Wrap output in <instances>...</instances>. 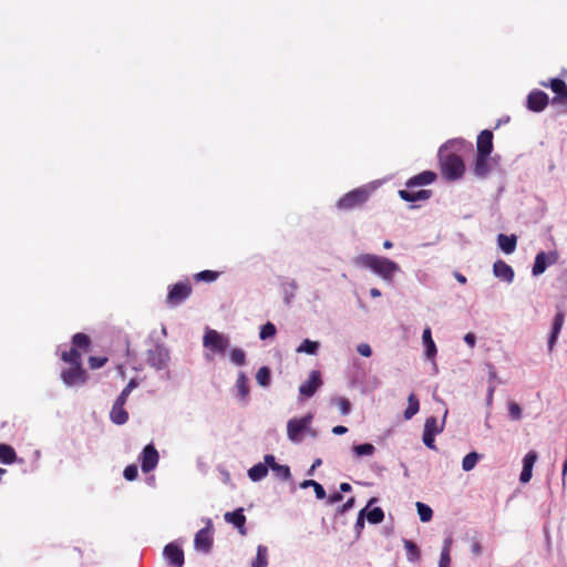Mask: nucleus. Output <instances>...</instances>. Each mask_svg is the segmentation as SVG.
<instances>
[{
  "label": "nucleus",
  "mask_w": 567,
  "mask_h": 567,
  "mask_svg": "<svg viewBox=\"0 0 567 567\" xmlns=\"http://www.w3.org/2000/svg\"><path fill=\"white\" fill-rule=\"evenodd\" d=\"M268 473L267 465L258 463L249 468L248 476L251 481L257 482L262 480Z\"/></svg>",
  "instance_id": "31"
},
{
  "label": "nucleus",
  "mask_w": 567,
  "mask_h": 567,
  "mask_svg": "<svg viewBox=\"0 0 567 567\" xmlns=\"http://www.w3.org/2000/svg\"><path fill=\"white\" fill-rule=\"evenodd\" d=\"M451 545H452V539L451 538H446L444 540V546H443V549H442V553H441L439 567H450V564H451V557H450Z\"/></svg>",
  "instance_id": "34"
},
{
  "label": "nucleus",
  "mask_w": 567,
  "mask_h": 567,
  "mask_svg": "<svg viewBox=\"0 0 567 567\" xmlns=\"http://www.w3.org/2000/svg\"><path fill=\"white\" fill-rule=\"evenodd\" d=\"M136 386H137V382L134 379L130 380V382L126 384V386L122 390L121 394L117 396L116 401L126 403V400H127L130 393Z\"/></svg>",
  "instance_id": "46"
},
{
  "label": "nucleus",
  "mask_w": 567,
  "mask_h": 567,
  "mask_svg": "<svg viewBox=\"0 0 567 567\" xmlns=\"http://www.w3.org/2000/svg\"><path fill=\"white\" fill-rule=\"evenodd\" d=\"M340 501H342L341 493H333L328 498L329 504H336V503H339Z\"/></svg>",
  "instance_id": "60"
},
{
  "label": "nucleus",
  "mask_w": 567,
  "mask_h": 567,
  "mask_svg": "<svg viewBox=\"0 0 567 567\" xmlns=\"http://www.w3.org/2000/svg\"><path fill=\"white\" fill-rule=\"evenodd\" d=\"M236 388L238 390V393L241 398V400H246L249 393V384L246 375L244 373H240L236 381Z\"/></svg>",
  "instance_id": "35"
},
{
  "label": "nucleus",
  "mask_w": 567,
  "mask_h": 567,
  "mask_svg": "<svg viewBox=\"0 0 567 567\" xmlns=\"http://www.w3.org/2000/svg\"><path fill=\"white\" fill-rule=\"evenodd\" d=\"M300 486L302 488L315 487V493H316V496H317L318 499H323L326 497V491L322 487V485L319 484L318 482L313 481V480L303 481L300 484Z\"/></svg>",
  "instance_id": "40"
},
{
  "label": "nucleus",
  "mask_w": 567,
  "mask_h": 567,
  "mask_svg": "<svg viewBox=\"0 0 567 567\" xmlns=\"http://www.w3.org/2000/svg\"><path fill=\"white\" fill-rule=\"evenodd\" d=\"M564 321H565L564 312L563 311H558L556 313L555 318H554L551 332H550V336L548 338V351L549 352H553V350H554V347L556 344L557 338H558V336H559V333L561 331Z\"/></svg>",
  "instance_id": "18"
},
{
  "label": "nucleus",
  "mask_w": 567,
  "mask_h": 567,
  "mask_svg": "<svg viewBox=\"0 0 567 567\" xmlns=\"http://www.w3.org/2000/svg\"><path fill=\"white\" fill-rule=\"evenodd\" d=\"M497 245L505 254H512L516 249L517 237L515 235L499 234L497 236Z\"/></svg>",
  "instance_id": "23"
},
{
  "label": "nucleus",
  "mask_w": 567,
  "mask_h": 567,
  "mask_svg": "<svg viewBox=\"0 0 567 567\" xmlns=\"http://www.w3.org/2000/svg\"><path fill=\"white\" fill-rule=\"evenodd\" d=\"M480 458V455L476 452H471L465 455V457L462 461V468L465 472H468L473 470Z\"/></svg>",
  "instance_id": "41"
},
{
  "label": "nucleus",
  "mask_w": 567,
  "mask_h": 567,
  "mask_svg": "<svg viewBox=\"0 0 567 567\" xmlns=\"http://www.w3.org/2000/svg\"><path fill=\"white\" fill-rule=\"evenodd\" d=\"M312 420L313 415L311 413H308L299 419H290L287 423L288 439L293 443H299L302 441V434L305 432H308L312 436H316V432L310 429Z\"/></svg>",
  "instance_id": "3"
},
{
  "label": "nucleus",
  "mask_w": 567,
  "mask_h": 567,
  "mask_svg": "<svg viewBox=\"0 0 567 567\" xmlns=\"http://www.w3.org/2000/svg\"><path fill=\"white\" fill-rule=\"evenodd\" d=\"M533 468L523 465V470L520 472L519 481L524 484L528 483L532 478Z\"/></svg>",
  "instance_id": "53"
},
{
  "label": "nucleus",
  "mask_w": 567,
  "mask_h": 567,
  "mask_svg": "<svg viewBox=\"0 0 567 567\" xmlns=\"http://www.w3.org/2000/svg\"><path fill=\"white\" fill-rule=\"evenodd\" d=\"M321 385V373L318 370H313L310 372L309 379L299 386L300 395L307 399L311 398Z\"/></svg>",
  "instance_id": "10"
},
{
  "label": "nucleus",
  "mask_w": 567,
  "mask_h": 567,
  "mask_svg": "<svg viewBox=\"0 0 567 567\" xmlns=\"http://www.w3.org/2000/svg\"><path fill=\"white\" fill-rule=\"evenodd\" d=\"M193 292L188 279L178 281L169 287L166 301L171 306H177L184 302Z\"/></svg>",
  "instance_id": "6"
},
{
  "label": "nucleus",
  "mask_w": 567,
  "mask_h": 567,
  "mask_svg": "<svg viewBox=\"0 0 567 567\" xmlns=\"http://www.w3.org/2000/svg\"><path fill=\"white\" fill-rule=\"evenodd\" d=\"M348 432V429L343 425H337L332 429V433L336 435H342Z\"/></svg>",
  "instance_id": "62"
},
{
  "label": "nucleus",
  "mask_w": 567,
  "mask_h": 567,
  "mask_svg": "<svg viewBox=\"0 0 567 567\" xmlns=\"http://www.w3.org/2000/svg\"><path fill=\"white\" fill-rule=\"evenodd\" d=\"M436 179V174L432 171H424L406 182L408 188H414L416 186H424L432 184Z\"/></svg>",
  "instance_id": "20"
},
{
  "label": "nucleus",
  "mask_w": 567,
  "mask_h": 567,
  "mask_svg": "<svg viewBox=\"0 0 567 567\" xmlns=\"http://www.w3.org/2000/svg\"><path fill=\"white\" fill-rule=\"evenodd\" d=\"M72 346L80 352H87L91 347V339L83 332H78L72 337Z\"/></svg>",
  "instance_id": "26"
},
{
  "label": "nucleus",
  "mask_w": 567,
  "mask_h": 567,
  "mask_svg": "<svg viewBox=\"0 0 567 567\" xmlns=\"http://www.w3.org/2000/svg\"><path fill=\"white\" fill-rule=\"evenodd\" d=\"M367 519L371 524H380L384 519V512L381 507H374L369 512L365 511Z\"/></svg>",
  "instance_id": "37"
},
{
  "label": "nucleus",
  "mask_w": 567,
  "mask_h": 567,
  "mask_svg": "<svg viewBox=\"0 0 567 567\" xmlns=\"http://www.w3.org/2000/svg\"><path fill=\"white\" fill-rule=\"evenodd\" d=\"M61 360L69 364H82V352L72 346L70 350L62 351Z\"/></svg>",
  "instance_id": "28"
},
{
  "label": "nucleus",
  "mask_w": 567,
  "mask_h": 567,
  "mask_svg": "<svg viewBox=\"0 0 567 567\" xmlns=\"http://www.w3.org/2000/svg\"><path fill=\"white\" fill-rule=\"evenodd\" d=\"M271 372L268 367H261L256 374V380L259 385L267 388L270 384Z\"/></svg>",
  "instance_id": "36"
},
{
  "label": "nucleus",
  "mask_w": 567,
  "mask_h": 567,
  "mask_svg": "<svg viewBox=\"0 0 567 567\" xmlns=\"http://www.w3.org/2000/svg\"><path fill=\"white\" fill-rule=\"evenodd\" d=\"M17 461V453L14 449L9 445L1 443L0 444V462L6 465L13 464Z\"/></svg>",
  "instance_id": "27"
},
{
  "label": "nucleus",
  "mask_w": 567,
  "mask_h": 567,
  "mask_svg": "<svg viewBox=\"0 0 567 567\" xmlns=\"http://www.w3.org/2000/svg\"><path fill=\"white\" fill-rule=\"evenodd\" d=\"M276 332L277 329L275 324L271 322H267L261 327L259 337L261 340H266L268 338H272L276 334Z\"/></svg>",
  "instance_id": "45"
},
{
  "label": "nucleus",
  "mask_w": 567,
  "mask_h": 567,
  "mask_svg": "<svg viewBox=\"0 0 567 567\" xmlns=\"http://www.w3.org/2000/svg\"><path fill=\"white\" fill-rule=\"evenodd\" d=\"M540 84L544 87H550V90L556 94L553 100L554 103H558L563 99L564 93H566L567 90L565 81L557 78L551 79L548 83L542 82Z\"/></svg>",
  "instance_id": "22"
},
{
  "label": "nucleus",
  "mask_w": 567,
  "mask_h": 567,
  "mask_svg": "<svg viewBox=\"0 0 567 567\" xmlns=\"http://www.w3.org/2000/svg\"><path fill=\"white\" fill-rule=\"evenodd\" d=\"M265 465H267V468L270 467L271 470H274V467H276V465L278 464L275 460V456L271 455V454H268L265 456Z\"/></svg>",
  "instance_id": "58"
},
{
  "label": "nucleus",
  "mask_w": 567,
  "mask_h": 567,
  "mask_svg": "<svg viewBox=\"0 0 567 567\" xmlns=\"http://www.w3.org/2000/svg\"><path fill=\"white\" fill-rule=\"evenodd\" d=\"M353 262L357 267L370 269L388 284H392L394 275L400 271V266L393 260L372 254H361Z\"/></svg>",
  "instance_id": "1"
},
{
  "label": "nucleus",
  "mask_w": 567,
  "mask_h": 567,
  "mask_svg": "<svg viewBox=\"0 0 567 567\" xmlns=\"http://www.w3.org/2000/svg\"><path fill=\"white\" fill-rule=\"evenodd\" d=\"M548 95L540 90L532 91L527 96V107L533 112H542L548 104Z\"/></svg>",
  "instance_id": "13"
},
{
  "label": "nucleus",
  "mask_w": 567,
  "mask_h": 567,
  "mask_svg": "<svg viewBox=\"0 0 567 567\" xmlns=\"http://www.w3.org/2000/svg\"><path fill=\"white\" fill-rule=\"evenodd\" d=\"M367 508H363L360 511L357 522H355V529L361 530L364 527V515H365Z\"/></svg>",
  "instance_id": "56"
},
{
  "label": "nucleus",
  "mask_w": 567,
  "mask_h": 567,
  "mask_svg": "<svg viewBox=\"0 0 567 567\" xmlns=\"http://www.w3.org/2000/svg\"><path fill=\"white\" fill-rule=\"evenodd\" d=\"M431 195L432 190L429 189L413 190V188H408L399 190V196L405 202L426 200Z\"/></svg>",
  "instance_id": "19"
},
{
  "label": "nucleus",
  "mask_w": 567,
  "mask_h": 567,
  "mask_svg": "<svg viewBox=\"0 0 567 567\" xmlns=\"http://www.w3.org/2000/svg\"><path fill=\"white\" fill-rule=\"evenodd\" d=\"M442 431H443V424L439 425L437 419L435 416H430L425 420L424 429H423L424 433L430 432L431 434L437 435Z\"/></svg>",
  "instance_id": "32"
},
{
  "label": "nucleus",
  "mask_w": 567,
  "mask_h": 567,
  "mask_svg": "<svg viewBox=\"0 0 567 567\" xmlns=\"http://www.w3.org/2000/svg\"><path fill=\"white\" fill-rule=\"evenodd\" d=\"M354 505V497H350L339 509L340 513H346Z\"/></svg>",
  "instance_id": "59"
},
{
  "label": "nucleus",
  "mask_w": 567,
  "mask_h": 567,
  "mask_svg": "<svg viewBox=\"0 0 567 567\" xmlns=\"http://www.w3.org/2000/svg\"><path fill=\"white\" fill-rule=\"evenodd\" d=\"M557 261V252H549L548 255L544 251H540L535 257V262L533 266V275L538 276L545 272L546 268L550 264H555Z\"/></svg>",
  "instance_id": "14"
},
{
  "label": "nucleus",
  "mask_w": 567,
  "mask_h": 567,
  "mask_svg": "<svg viewBox=\"0 0 567 567\" xmlns=\"http://www.w3.org/2000/svg\"><path fill=\"white\" fill-rule=\"evenodd\" d=\"M267 566H268V548L264 545H258L256 558L251 561V567H267Z\"/></svg>",
  "instance_id": "30"
},
{
  "label": "nucleus",
  "mask_w": 567,
  "mask_h": 567,
  "mask_svg": "<svg viewBox=\"0 0 567 567\" xmlns=\"http://www.w3.org/2000/svg\"><path fill=\"white\" fill-rule=\"evenodd\" d=\"M351 491V485L349 483H341L340 484V492L347 493Z\"/></svg>",
  "instance_id": "63"
},
{
  "label": "nucleus",
  "mask_w": 567,
  "mask_h": 567,
  "mask_svg": "<svg viewBox=\"0 0 567 567\" xmlns=\"http://www.w3.org/2000/svg\"><path fill=\"white\" fill-rule=\"evenodd\" d=\"M404 547L406 549L408 559L410 561H416L420 559V549L412 540H404Z\"/></svg>",
  "instance_id": "38"
},
{
  "label": "nucleus",
  "mask_w": 567,
  "mask_h": 567,
  "mask_svg": "<svg viewBox=\"0 0 567 567\" xmlns=\"http://www.w3.org/2000/svg\"><path fill=\"white\" fill-rule=\"evenodd\" d=\"M422 340L425 347V354L429 359H434L436 355V346L432 339V332L429 327L423 330Z\"/></svg>",
  "instance_id": "25"
},
{
  "label": "nucleus",
  "mask_w": 567,
  "mask_h": 567,
  "mask_svg": "<svg viewBox=\"0 0 567 567\" xmlns=\"http://www.w3.org/2000/svg\"><path fill=\"white\" fill-rule=\"evenodd\" d=\"M218 277H219V272L218 271H214V270H203V271H199V272L194 275V279L197 282H199V281L213 282Z\"/></svg>",
  "instance_id": "39"
},
{
  "label": "nucleus",
  "mask_w": 567,
  "mask_h": 567,
  "mask_svg": "<svg viewBox=\"0 0 567 567\" xmlns=\"http://www.w3.org/2000/svg\"><path fill=\"white\" fill-rule=\"evenodd\" d=\"M338 406H339V409H340V412H341L343 415L349 414L350 409H351V404H350V402H349L347 399H344V398H340V399L338 400Z\"/></svg>",
  "instance_id": "54"
},
{
  "label": "nucleus",
  "mask_w": 567,
  "mask_h": 567,
  "mask_svg": "<svg viewBox=\"0 0 567 567\" xmlns=\"http://www.w3.org/2000/svg\"><path fill=\"white\" fill-rule=\"evenodd\" d=\"M124 405H125V403L115 401L112 406V410L110 413V419L113 423H115L117 425L125 424L128 420V413L124 409Z\"/></svg>",
  "instance_id": "21"
},
{
  "label": "nucleus",
  "mask_w": 567,
  "mask_h": 567,
  "mask_svg": "<svg viewBox=\"0 0 567 567\" xmlns=\"http://www.w3.org/2000/svg\"><path fill=\"white\" fill-rule=\"evenodd\" d=\"M107 362L106 357H90L89 358V365L91 369H100Z\"/></svg>",
  "instance_id": "48"
},
{
  "label": "nucleus",
  "mask_w": 567,
  "mask_h": 567,
  "mask_svg": "<svg viewBox=\"0 0 567 567\" xmlns=\"http://www.w3.org/2000/svg\"><path fill=\"white\" fill-rule=\"evenodd\" d=\"M493 133L489 130L482 131L476 141L477 154L489 156L493 152Z\"/></svg>",
  "instance_id": "15"
},
{
  "label": "nucleus",
  "mask_w": 567,
  "mask_h": 567,
  "mask_svg": "<svg viewBox=\"0 0 567 567\" xmlns=\"http://www.w3.org/2000/svg\"><path fill=\"white\" fill-rule=\"evenodd\" d=\"M494 276L506 281L512 282L514 280V270L504 260H496L493 265Z\"/></svg>",
  "instance_id": "17"
},
{
  "label": "nucleus",
  "mask_w": 567,
  "mask_h": 567,
  "mask_svg": "<svg viewBox=\"0 0 567 567\" xmlns=\"http://www.w3.org/2000/svg\"><path fill=\"white\" fill-rule=\"evenodd\" d=\"M213 543H214L213 524H212V520L208 519L207 526L199 529L196 533L195 538H194V547L198 551L208 554L212 550Z\"/></svg>",
  "instance_id": "7"
},
{
  "label": "nucleus",
  "mask_w": 567,
  "mask_h": 567,
  "mask_svg": "<svg viewBox=\"0 0 567 567\" xmlns=\"http://www.w3.org/2000/svg\"><path fill=\"white\" fill-rule=\"evenodd\" d=\"M230 360L236 365H244L246 363V353L243 349L235 348L230 351Z\"/></svg>",
  "instance_id": "43"
},
{
  "label": "nucleus",
  "mask_w": 567,
  "mask_h": 567,
  "mask_svg": "<svg viewBox=\"0 0 567 567\" xmlns=\"http://www.w3.org/2000/svg\"><path fill=\"white\" fill-rule=\"evenodd\" d=\"M358 352L362 355V357H365V358H369L371 357L372 354V350H371V347L368 344V343H361L358 346L357 348Z\"/></svg>",
  "instance_id": "55"
},
{
  "label": "nucleus",
  "mask_w": 567,
  "mask_h": 567,
  "mask_svg": "<svg viewBox=\"0 0 567 567\" xmlns=\"http://www.w3.org/2000/svg\"><path fill=\"white\" fill-rule=\"evenodd\" d=\"M146 361L156 370H162L167 367L169 353L166 348L156 344L153 349L148 350Z\"/></svg>",
  "instance_id": "9"
},
{
  "label": "nucleus",
  "mask_w": 567,
  "mask_h": 567,
  "mask_svg": "<svg viewBox=\"0 0 567 567\" xmlns=\"http://www.w3.org/2000/svg\"><path fill=\"white\" fill-rule=\"evenodd\" d=\"M416 509H417V514L420 516V519L422 522L425 523V522L431 520V518L433 516V511L431 509L430 506H427L424 503L417 502L416 503Z\"/></svg>",
  "instance_id": "42"
},
{
  "label": "nucleus",
  "mask_w": 567,
  "mask_h": 567,
  "mask_svg": "<svg viewBox=\"0 0 567 567\" xmlns=\"http://www.w3.org/2000/svg\"><path fill=\"white\" fill-rule=\"evenodd\" d=\"M420 410V401L414 393H411L408 396V408L405 409L403 415L405 420H411Z\"/></svg>",
  "instance_id": "29"
},
{
  "label": "nucleus",
  "mask_w": 567,
  "mask_h": 567,
  "mask_svg": "<svg viewBox=\"0 0 567 567\" xmlns=\"http://www.w3.org/2000/svg\"><path fill=\"white\" fill-rule=\"evenodd\" d=\"M158 452L153 444H148L144 447L141 454V466L144 473L153 471L158 463Z\"/></svg>",
  "instance_id": "11"
},
{
  "label": "nucleus",
  "mask_w": 567,
  "mask_h": 567,
  "mask_svg": "<svg viewBox=\"0 0 567 567\" xmlns=\"http://www.w3.org/2000/svg\"><path fill=\"white\" fill-rule=\"evenodd\" d=\"M536 460L537 453L535 451H529L523 458V465L533 468Z\"/></svg>",
  "instance_id": "51"
},
{
  "label": "nucleus",
  "mask_w": 567,
  "mask_h": 567,
  "mask_svg": "<svg viewBox=\"0 0 567 567\" xmlns=\"http://www.w3.org/2000/svg\"><path fill=\"white\" fill-rule=\"evenodd\" d=\"M63 383L68 386L83 385L87 381V373L83 364H70L60 373Z\"/></svg>",
  "instance_id": "5"
},
{
  "label": "nucleus",
  "mask_w": 567,
  "mask_h": 567,
  "mask_svg": "<svg viewBox=\"0 0 567 567\" xmlns=\"http://www.w3.org/2000/svg\"><path fill=\"white\" fill-rule=\"evenodd\" d=\"M422 440H423V443L431 450H435L436 446H435V435L434 434H431L430 432L429 433H424L423 432V435H422Z\"/></svg>",
  "instance_id": "52"
},
{
  "label": "nucleus",
  "mask_w": 567,
  "mask_h": 567,
  "mask_svg": "<svg viewBox=\"0 0 567 567\" xmlns=\"http://www.w3.org/2000/svg\"><path fill=\"white\" fill-rule=\"evenodd\" d=\"M123 475L127 481H134L138 475L137 466L134 464L126 466Z\"/></svg>",
  "instance_id": "50"
},
{
  "label": "nucleus",
  "mask_w": 567,
  "mask_h": 567,
  "mask_svg": "<svg viewBox=\"0 0 567 567\" xmlns=\"http://www.w3.org/2000/svg\"><path fill=\"white\" fill-rule=\"evenodd\" d=\"M163 555L167 563L173 567H183L184 566V551L183 549L175 543H169L164 547Z\"/></svg>",
  "instance_id": "12"
},
{
  "label": "nucleus",
  "mask_w": 567,
  "mask_h": 567,
  "mask_svg": "<svg viewBox=\"0 0 567 567\" xmlns=\"http://www.w3.org/2000/svg\"><path fill=\"white\" fill-rule=\"evenodd\" d=\"M319 349V342L312 341L309 339H305L302 343L297 348L298 353H308V354H316Z\"/></svg>",
  "instance_id": "33"
},
{
  "label": "nucleus",
  "mask_w": 567,
  "mask_h": 567,
  "mask_svg": "<svg viewBox=\"0 0 567 567\" xmlns=\"http://www.w3.org/2000/svg\"><path fill=\"white\" fill-rule=\"evenodd\" d=\"M455 278H456V280H457L460 284H462V285L466 284V277H465V276H463L462 274H460V272H455Z\"/></svg>",
  "instance_id": "64"
},
{
  "label": "nucleus",
  "mask_w": 567,
  "mask_h": 567,
  "mask_svg": "<svg viewBox=\"0 0 567 567\" xmlns=\"http://www.w3.org/2000/svg\"><path fill=\"white\" fill-rule=\"evenodd\" d=\"M441 173L449 181H456L464 175L465 165L462 157L455 153L440 151Z\"/></svg>",
  "instance_id": "2"
},
{
  "label": "nucleus",
  "mask_w": 567,
  "mask_h": 567,
  "mask_svg": "<svg viewBox=\"0 0 567 567\" xmlns=\"http://www.w3.org/2000/svg\"><path fill=\"white\" fill-rule=\"evenodd\" d=\"M369 198V190L365 188H355L344 194L337 203L339 209L350 210L362 206Z\"/></svg>",
  "instance_id": "4"
},
{
  "label": "nucleus",
  "mask_w": 567,
  "mask_h": 567,
  "mask_svg": "<svg viewBox=\"0 0 567 567\" xmlns=\"http://www.w3.org/2000/svg\"><path fill=\"white\" fill-rule=\"evenodd\" d=\"M489 156L476 154L473 172L477 177H485L489 173Z\"/></svg>",
  "instance_id": "24"
},
{
  "label": "nucleus",
  "mask_w": 567,
  "mask_h": 567,
  "mask_svg": "<svg viewBox=\"0 0 567 567\" xmlns=\"http://www.w3.org/2000/svg\"><path fill=\"white\" fill-rule=\"evenodd\" d=\"M471 553L474 556H480L482 554V545L478 540H473L471 543Z\"/></svg>",
  "instance_id": "57"
},
{
  "label": "nucleus",
  "mask_w": 567,
  "mask_h": 567,
  "mask_svg": "<svg viewBox=\"0 0 567 567\" xmlns=\"http://www.w3.org/2000/svg\"><path fill=\"white\" fill-rule=\"evenodd\" d=\"M224 518L227 523L233 524L239 532L240 535L245 536L247 534L246 516L244 515L243 508H237L234 512H227L224 515Z\"/></svg>",
  "instance_id": "16"
},
{
  "label": "nucleus",
  "mask_w": 567,
  "mask_h": 567,
  "mask_svg": "<svg viewBox=\"0 0 567 567\" xmlns=\"http://www.w3.org/2000/svg\"><path fill=\"white\" fill-rule=\"evenodd\" d=\"M228 343L229 342L227 338L213 329H207L203 338L204 347L218 353H224L228 347Z\"/></svg>",
  "instance_id": "8"
},
{
  "label": "nucleus",
  "mask_w": 567,
  "mask_h": 567,
  "mask_svg": "<svg viewBox=\"0 0 567 567\" xmlns=\"http://www.w3.org/2000/svg\"><path fill=\"white\" fill-rule=\"evenodd\" d=\"M464 341L470 346V347H474L475 346V336L471 332L466 333L465 337H464Z\"/></svg>",
  "instance_id": "61"
},
{
  "label": "nucleus",
  "mask_w": 567,
  "mask_h": 567,
  "mask_svg": "<svg viewBox=\"0 0 567 567\" xmlns=\"http://www.w3.org/2000/svg\"><path fill=\"white\" fill-rule=\"evenodd\" d=\"M374 451H375V449L371 443H364V444L353 446V453L357 456L372 455L374 453Z\"/></svg>",
  "instance_id": "44"
},
{
  "label": "nucleus",
  "mask_w": 567,
  "mask_h": 567,
  "mask_svg": "<svg viewBox=\"0 0 567 567\" xmlns=\"http://www.w3.org/2000/svg\"><path fill=\"white\" fill-rule=\"evenodd\" d=\"M272 471L276 472L277 476H279L284 481L289 480L291 476L290 468L287 465L277 464Z\"/></svg>",
  "instance_id": "47"
},
{
  "label": "nucleus",
  "mask_w": 567,
  "mask_h": 567,
  "mask_svg": "<svg viewBox=\"0 0 567 567\" xmlns=\"http://www.w3.org/2000/svg\"><path fill=\"white\" fill-rule=\"evenodd\" d=\"M508 413L513 420H520L522 417V409L516 402H509Z\"/></svg>",
  "instance_id": "49"
}]
</instances>
